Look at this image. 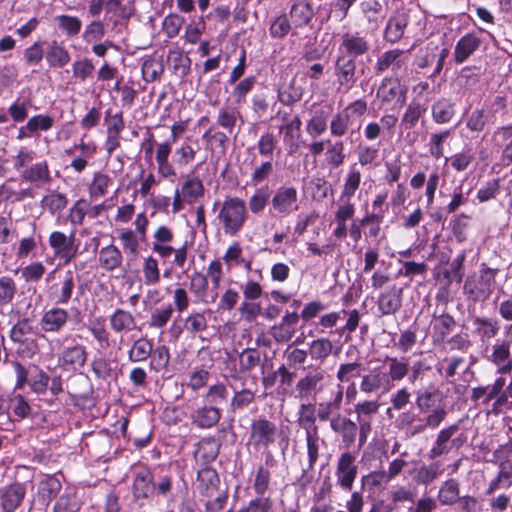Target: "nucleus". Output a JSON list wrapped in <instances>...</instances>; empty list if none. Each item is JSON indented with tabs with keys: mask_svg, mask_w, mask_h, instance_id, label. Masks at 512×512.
<instances>
[{
	"mask_svg": "<svg viewBox=\"0 0 512 512\" xmlns=\"http://www.w3.org/2000/svg\"><path fill=\"white\" fill-rule=\"evenodd\" d=\"M238 121L241 123L244 122L239 108L231 105H224L218 110L216 123L229 134L234 132Z\"/></svg>",
	"mask_w": 512,
	"mask_h": 512,
	"instance_id": "36",
	"label": "nucleus"
},
{
	"mask_svg": "<svg viewBox=\"0 0 512 512\" xmlns=\"http://www.w3.org/2000/svg\"><path fill=\"white\" fill-rule=\"evenodd\" d=\"M303 89L293 80L286 88H280L277 93L278 100L286 106H291L302 99Z\"/></svg>",
	"mask_w": 512,
	"mask_h": 512,
	"instance_id": "63",
	"label": "nucleus"
},
{
	"mask_svg": "<svg viewBox=\"0 0 512 512\" xmlns=\"http://www.w3.org/2000/svg\"><path fill=\"white\" fill-rule=\"evenodd\" d=\"M506 384L504 377H498L492 385L475 387L471 391V400L474 402L482 400L487 404L493 399H497Z\"/></svg>",
	"mask_w": 512,
	"mask_h": 512,
	"instance_id": "34",
	"label": "nucleus"
},
{
	"mask_svg": "<svg viewBox=\"0 0 512 512\" xmlns=\"http://www.w3.org/2000/svg\"><path fill=\"white\" fill-rule=\"evenodd\" d=\"M333 350V344L328 338H318L310 343L309 355L314 360L323 362Z\"/></svg>",
	"mask_w": 512,
	"mask_h": 512,
	"instance_id": "62",
	"label": "nucleus"
},
{
	"mask_svg": "<svg viewBox=\"0 0 512 512\" xmlns=\"http://www.w3.org/2000/svg\"><path fill=\"white\" fill-rule=\"evenodd\" d=\"M441 400V391L435 386H429L416 392L415 404L421 413L427 415L437 407H444L440 405Z\"/></svg>",
	"mask_w": 512,
	"mask_h": 512,
	"instance_id": "24",
	"label": "nucleus"
},
{
	"mask_svg": "<svg viewBox=\"0 0 512 512\" xmlns=\"http://www.w3.org/2000/svg\"><path fill=\"white\" fill-rule=\"evenodd\" d=\"M59 30L67 37L77 36L82 29V21L77 16L61 14L55 17Z\"/></svg>",
	"mask_w": 512,
	"mask_h": 512,
	"instance_id": "53",
	"label": "nucleus"
},
{
	"mask_svg": "<svg viewBox=\"0 0 512 512\" xmlns=\"http://www.w3.org/2000/svg\"><path fill=\"white\" fill-rule=\"evenodd\" d=\"M204 185L198 176H187L181 186L183 199L188 203H194L204 196Z\"/></svg>",
	"mask_w": 512,
	"mask_h": 512,
	"instance_id": "46",
	"label": "nucleus"
},
{
	"mask_svg": "<svg viewBox=\"0 0 512 512\" xmlns=\"http://www.w3.org/2000/svg\"><path fill=\"white\" fill-rule=\"evenodd\" d=\"M220 450V444L215 440L214 437L203 438L198 443L197 454L206 462L214 461Z\"/></svg>",
	"mask_w": 512,
	"mask_h": 512,
	"instance_id": "59",
	"label": "nucleus"
},
{
	"mask_svg": "<svg viewBox=\"0 0 512 512\" xmlns=\"http://www.w3.org/2000/svg\"><path fill=\"white\" fill-rule=\"evenodd\" d=\"M217 219L224 234L236 236L247 219L245 201L238 197H227L220 206Z\"/></svg>",
	"mask_w": 512,
	"mask_h": 512,
	"instance_id": "1",
	"label": "nucleus"
},
{
	"mask_svg": "<svg viewBox=\"0 0 512 512\" xmlns=\"http://www.w3.org/2000/svg\"><path fill=\"white\" fill-rule=\"evenodd\" d=\"M380 407L378 398L358 401L354 405L356 423L359 425V449L367 442L372 432L373 419L379 413Z\"/></svg>",
	"mask_w": 512,
	"mask_h": 512,
	"instance_id": "5",
	"label": "nucleus"
},
{
	"mask_svg": "<svg viewBox=\"0 0 512 512\" xmlns=\"http://www.w3.org/2000/svg\"><path fill=\"white\" fill-rule=\"evenodd\" d=\"M203 398L206 404L218 407L227 401L228 389L225 384L218 382L209 386Z\"/></svg>",
	"mask_w": 512,
	"mask_h": 512,
	"instance_id": "58",
	"label": "nucleus"
},
{
	"mask_svg": "<svg viewBox=\"0 0 512 512\" xmlns=\"http://www.w3.org/2000/svg\"><path fill=\"white\" fill-rule=\"evenodd\" d=\"M62 488L60 480L55 475H46L38 486V497L48 506Z\"/></svg>",
	"mask_w": 512,
	"mask_h": 512,
	"instance_id": "39",
	"label": "nucleus"
},
{
	"mask_svg": "<svg viewBox=\"0 0 512 512\" xmlns=\"http://www.w3.org/2000/svg\"><path fill=\"white\" fill-rule=\"evenodd\" d=\"M497 271L483 265L479 276L468 277L463 286V292L467 298L474 302L487 300L494 290Z\"/></svg>",
	"mask_w": 512,
	"mask_h": 512,
	"instance_id": "4",
	"label": "nucleus"
},
{
	"mask_svg": "<svg viewBox=\"0 0 512 512\" xmlns=\"http://www.w3.org/2000/svg\"><path fill=\"white\" fill-rule=\"evenodd\" d=\"M343 388L338 385L336 391L332 392V398L318 404L317 418L321 422L331 421L336 414L340 413L343 404Z\"/></svg>",
	"mask_w": 512,
	"mask_h": 512,
	"instance_id": "27",
	"label": "nucleus"
},
{
	"mask_svg": "<svg viewBox=\"0 0 512 512\" xmlns=\"http://www.w3.org/2000/svg\"><path fill=\"white\" fill-rule=\"evenodd\" d=\"M324 374L321 371L308 373L296 384V391L300 399L309 398L323 381Z\"/></svg>",
	"mask_w": 512,
	"mask_h": 512,
	"instance_id": "48",
	"label": "nucleus"
},
{
	"mask_svg": "<svg viewBox=\"0 0 512 512\" xmlns=\"http://www.w3.org/2000/svg\"><path fill=\"white\" fill-rule=\"evenodd\" d=\"M118 238L122 248L127 255L137 256L139 254L140 236L130 228H122L118 231Z\"/></svg>",
	"mask_w": 512,
	"mask_h": 512,
	"instance_id": "50",
	"label": "nucleus"
},
{
	"mask_svg": "<svg viewBox=\"0 0 512 512\" xmlns=\"http://www.w3.org/2000/svg\"><path fill=\"white\" fill-rule=\"evenodd\" d=\"M487 359L497 367V373L499 374H508L512 370L510 346L504 340H498L493 345L492 352Z\"/></svg>",
	"mask_w": 512,
	"mask_h": 512,
	"instance_id": "22",
	"label": "nucleus"
},
{
	"mask_svg": "<svg viewBox=\"0 0 512 512\" xmlns=\"http://www.w3.org/2000/svg\"><path fill=\"white\" fill-rule=\"evenodd\" d=\"M449 55V50L440 48L434 42H429L421 48L415 58V64L420 69L433 67V75H438L443 69L444 61Z\"/></svg>",
	"mask_w": 512,
	"mask_h": 512,
	"instance_id": "11",
	"label": "nucleus"
},
{
	"mask_svg": "<svg viewBox=\"0 0 512 512\" xmlns=\"http://www.w3.org/2000/svg\"><path fill=\"white\" fill-rule=\"evenodd\" d=\"M153 351V344L146 338H139L134 341L128 351V359L131 362H143L150 357Z\"/></svg>",
	"mask_w": 512,
	"mask_h": 512,
	"instance_id": "54",
	"label": "nucleus"
},
{
	"mask_svg": "<svg viewBox=\"0 0 512 512\" xmlns=\"http://www.w3.org/2000/svg\"><path fill=\"white\" fill-rule=\"evenodd\" d=\"M69 321L68 310L54 306L45 310L40 318V326L45 333H59Z\"/></svg>",
	"mask_w": 512,
	"mask_h": 512,
	"instance_id": "16",
	"label": "nucleus"
},
{
	"mask_svg": "<svg viewBox=\"0 0 512 512\" xmlns=\"http://www.w3.org/2000/svg\"><path fill=\"white\" fill-rule=\"evenodd\" d=\"M45 57L49 66L53 68H62L71 60L69 51L56 40L49 44Z\"/></svg>",
	"mask_w": 512,
	"mask_h": 512,
	"instance_id": "40",
	"label": "nucleus"
},
{
	"mask_svg": "<svg viewBox=\"0 0 512 512\" xmlns=\"http://www.w3.org/2000/svg\"><path fill=\"white\" fill-rule=\"evenodd\" d=\"M26 495L25 484L14 482L0 489V505L4 512H14Z\"/></svg>",
	"mask_w": 512,
	"mask_h": 512,
	"instance_id": "18",
	"label": "nucleus"
},
{
	"mask_svg": "<svg viewBox=\"0 0 512 512\" xmlns=\"http://www.w3.org/2000/svg\"><path fill=\"white\" fill-rule=\"evenodd\" d=\"M361 172L356 169H350L345 177L344 184L342 187L340 200H351L355 195V192L360 187L361 183Z\"/></svg>",
	"mask_w": 512,
	"mask_h": 512,
	"instance_id": "56",
	"label": "nucleus"
},
{
	"mask_svg": "<svg viewBox=\"0 0 512 512\" xmlns=\"http://www.w3.org/2000/svg\"><path fill=\"white\" fill-rule=\"evenodd\" d=\"M207 311H192L189 313L186 318L183 320L184 329L189 333L196 334L204 332L208 327V322L206 318Z\"/></svg>",
	"mask_w": 512,
	"mask_h": 512,
	"instance_id": "55",
	"label": "nucleus"
},
{
	"mask_svg": "<svg viewBox=\"0 0 512 512\" xmlns=\"http://www.w3.org/2000/svg\"><path fill=\"white\" fill-rule=\"evenodd\" d=\"M403 289L392 285L382 292L377 300V309L384 315H394L402 307Z\"/></svg>",
	"mask_w": 512,
	"mask_h": 512,
	"instance_id": "17",
	"label": "nucleus"
},
{
	"mask_svg": "<svg viewBox=\"0 0 512 512\" xmlns=\"http://www.w3.org/2000/svg\"><path fill=\"white\" fill-rule=\"evenodd\" d=\"M455 319L449 314L434 317L433 330L438 340H444L455 328Z\"/></svg>",
	"mask_w": 512,
	"mask_h": 512,
	"instance_id": "60",
	"label": "nucleus"
},
{
	"mask_svg": "<svg viewBox=\"0 0 512 512\" xmlns=\"http://www.w3.org/2000/svg\"><path fill=\"white\" fill-rule=\"evenodd\" d=\"M34 326L32 321L28 318H23L18 320L10 329V339L14 343L31 344L33 347H36L34 341L29 342V336L34 333Z\"/></svg>",
	"mask_w": 512,
	"mask_h": 512,
	"instance_id": "41",
	"label": "nucleus"
},
{
	"mask_svg": "<svg viewBox=\"0 0 512 512\" xmlns=\"http://www.w3.org/2000/svg\"><path fill=\"white\" fill-rule=\"evenodd\" d=\"M88 352L84 345L75 343L64 347L60 352L57 362L64 371H76L82 368L87 361Z\"/></svg>",
	"mask_w": 512,
	"mask_h": 512,
	"instance_id": "14",
	"label": "nucleus"
},
{
	"mask_svg": "<svg viewBox=\"0 0 512 512\" xmlns=\"http://www.w3.org/2000/svg\"><path fill=\"white\" fill-rule=\"evenodd\" d=\"M277 436V425L266 417H259L251 422L249 433V444L255 450L267 449L275 443Z\"/></svg>",
	"mask_w": 512,
	"mask_h": 512,
	"instance_id": "7",
	"label": "nucleus"
},
{
	"mask_svg": "<svg viewBox=\"0 0 512 512\" xmlns=\"http://www.w3.org/2000/svg\"><path fill=\"white\" fill-rule=\"evenodd\" d=\"M22 180L30 183L45 184L50 182V170L46 161L38 162L21 173Z\"/></svg>",
	"mask_w": 512,
	"mask_h": 512,
	"instance_id": "43",
	"label": "nucleus"
},
{
	"mask_svg": "<svg viewBox=\"0 0 512 512\" xmlns=\"http://www.w3.org/2000/svg\"><path fill=\"white\" fill-rule=\"evenodd\" d=\"M174 240L173 230L166 226L161 225L156 228L153 233L152 251L159 255L162 259H167L174 255V264L178 268H183L188 255V246L185 242L178 248L172 246Z\"/></svg>",
	"mask_w": 512,
	"mask_h": 512,
	"instance_id": "2",
	"label": "nucleus"
},
{
	"mask_svg": "<svg viewBox=\"0 0 512 512\" xmlns=\"http://www.w3.org/2000/svg\"><path fill=\"white\" fill-rule=\"evenodd\" d=\"M448 412L445 407H437L431 413L427 414L422 423L412 427L411 435L423 433L427 428L436 429L446 419Z\"/></svg>",
	"mask_w": 512,
	"mask_h": 512,
	"instance_id": "42",
	"label": "nucleus"
},
{
	"mask_svg": "<svg viewBox=\"0 0 512 512\" xmlns=\"http://www.w3.org/2000/svg\"><path fill=\"white\" fill-rule=\"evenodd\" d=\"M458 430V424H452L441 429L438 432L432 447L428 451V458L436 461L435 459L448 454L451 450L450 440Z\"/></svg>",
	"mask_w": 512,
	"mask_h": 512,
	"instance_id": "23",
	"label": "nucleus"
},
{
	"mask_svg": "<svg viewBox=\"0 0 512 512\" xmlns=\"http://www.w3.org/2000/svg\"><path fill=\"white\" fill-rule=\"evenodd\" d=\"M18 292L16 280L10 275L0 276V307L13 303Z\"/></svg>",
	"mask_w": 512,
	"mask_h": 512,
	"instance_id": "49",
	"label": "nucleus"
},
{
	"mask_svg": "<svg viewBox=\"0 0 512 512\" xmlns=\"http://www.w3.org/2000/svg\"><path fill=\"white\" fill-rule=\"evenodd\" d=\"M333 75L337 92L348 93L358 80L356 61L336 55Z\"/></svg>",
	"mask_w": 512,
	"mask_h": 512,
	"instance_id": "8",
	"label": "nucleus"
},
{
	"mask_svg": "<svg viewBox=\"0 0 512 512\" xmlns=\"http://www.w3.org/2000/svg\"><path fill=\"white\" fill-rule=\"evenodd\" d=\"M78 281H80V275L75 270H66L59 282L48 287V298L54 301L56 305L68 304L72 299Z\"/></svg>",
	"mask_w": 512,
	"mask_h": 512,
	"instance_id": "10",
	"label": "nucleus"
},
{
	"mask_svg": "<svg viewBox=\"0 0 512 512\" xmlns=\"http://www.w3.org/2000/svg\"><path fill=\"white\" fill-rule=\"evenodd\" d=\"M297 424L305 431L306 435L318 434V426L316 425L317 414L316 407L312 403H302L299 406Z\"/></svg>",
	"mask_w": 512,
	"mask_h": 512,
	"instance_id": "32",
	"label": "nucleus"
},
{
	"mask_svg": "<svg viewBox=\"0 0 512 512\" xmlns=\"http://www.w3.org/2000/svg\"><path fill=\"white\" fill-rule=\"evenodd\" d=\"M408 88L400 79L385 77L381 80L376 91V98L380 103V109L400 110L407 101Z\"/></svg>",
	"mask_w": 512,
	"mask_h": 512,
	"instance_id": "3",
	"label": "nucleus"
},
{
	"mask_svg": "<svg viewBox=\"0 0 512 512\" xmlns=\"http://www.w3.org/2000/svg\"><path fill=\"white\" fill-rule=\"evenodd\" d=\"M154 491L153 474L148 468L139 470L134 478L132 493L136 499H147Z\"/></svg>",
	"mask_w": 512,
	"mask_h": 512,
	"instance_id": "31",
	"label": "nucleus"
},
{
	"mask_svg": "<svg viewBox=\"0 0 512 512\" xmlns=\"http://www.w3.org/2000/svg\"><path fill=\"white\" fill-rule=\"evenodd\" d=\"M460 500V482L455 478L443 481L437 493V501L443 506H452Z\"/></svg>",
	"mask_w": 512,
	"mask_h": 512,
	"instance_id": "35",
	"label": "nucleus"
},
{
	"mask_svg": "<svg viewBox=\"0 0 512 512\" xmlns=\"http://www.w3.org/2000/svg\"><path fill=\"white\" fill-rule=\"evenodd\" d=\"M473 333L482 343L490 341L500 331V324L496 318L475 317L472 321Z\"/></svg>",
	"mask_w": 512,
	"mask_h": 512,
	"instance_id": "30",
	"label": "nucleus"
},
{
	"mask_svg": "<svg viewBox=\"0 0 512 512\" xmlns=\"http://www.w3.org/2000/svg\"><path fill=\"white\" fill-rule=\"evenodd\" d=\"M407 24L408 19L405 13L394 14L387 22L384 39L392 44L398 42L402 38Z\"/></svg>",
	"mask_w": 512,
	"mask_h": 512,
	"instance_id": "37",
	"label": "nucleus"
},
{
	"mask_svg": "<svg viewBox=\"0 0 512 512\" xmlns=\"http://www.w3.org/2000/svg\"><path fill=\"white\" fill-rule=\"evenodd\" d=\"M110 329L115 334H127L137 327V321L134 315L127 310L117 308L109 316Z\"/></svg>",
	"mask_w": 512,
	"mask_h": 512,
	"instance_id": "28",
	"label": "nucleus"
},
{
	"mask_svg": "<svg viewBox=\"0 0 512 512\" xmlns=\"http://www.w3.org/2000/svg\"><path fill=\"white\" fill-rule=\"evenodd\" d=\"M480 45L481 39L476 34L467 33L462 36L455 45L453 53L455 62L457 64L465 62L476 50H478Z\"/></svg>",
	"mask_w": 512,
	"mask_h": 512,
	"instance_id": "29",
	"label": "nucleus"
},
{
	"mask_svg": "<svg viewBox=\"0 0 512 512\" xmlns=\"http://www.w3.org/2000/svg\"><path fill=\"white\" fill-rule=\"evenodd\" d=\"M291 22L295 29L305 27L311 23L315 11L309 0H296L289 11Z\"/></svg>",
	"mask_w": 512,
	"mask_h": 512,
	"instance_id": "25",
	"label": "nucleus"
},
{
	"mask_svg": "<svg viewBox=\"0 0 512 512\" xmlns=\"http://www.w3.org/2000/svg\"><path fill=\"white\" fill-rule=\"evenodd\" d=\"M220 479L217 471L204 467L197 473L196 489L201 496L212 497L219 489Z\"/></svg>",
	"mask_w": 512,
	"mask_h": 512,
	"instance_id": "21",
	"label": "nucleus"
},
{
	"mask_svg": "<svg viewBox=\"0 0 512 512\" xmlns=\"http://www.w3.org/2000/svg\"><path fill=\"white\" fill-rule=\"evenodd\" d=\"M255 401V392L251 389L244 388L234 391L230 401V409L233 412L246 409L250 404Z\"/></svg>",
	"mask_w": 512,
	"mask_h": 512,
	"instance_id": "64",
	"label": "nucleus"
},
{
	"mask_svg": "<svg viewBox=\"0 0 512 512\" xmlns=\"http://www.w3.org/2000/svg\"><path fill=\"white\" fill-rule=\"evenodd\" d=\"M299 209L298 191L293 186H280L271 200L270 211L275 216L287 217Z\"/></svg>",
	"mask_w": 512,
	"mask_h": 512,
	"instance_id": "9",
	"label": "nucleus"
},
{
	"mask_svg": "<svg viewBox=\"0 0 512 512\" xmlns=\"http://www.w3.org/2000/svg\"><path fill=\"white\" fill-rule=\"evenodd\" d=\"M123 255L113 244L102 247L99 253L100 266L107 271H114L122 265Z\"/></svg>",
	"mask_w": 512,
	"mask_h": 512,
	"instance_id": "44",
	"label": "nucleus"
},
{
	"mask_svg": "<svg viewBox=\"0 0 512 512\" xmlns=\"http://www.w3.org/2000/svg\"><path fill=\"white\" fill-rule=\"evenodd\" d=\"M359 389L366 395H384L392 390L390 382H388L386 377V372L377 368L361 376Z\"/></svg>",
	"mask_w": 512,
	"mask_h": 512,
	"instance_id": "15",
	"label": "nucleus"
},
{
	"mask_svg": "<svg viewBox=\"0 0 512 512\" xmlns=\"http://www.w3.org/2000/svg\"><path fill=\"white\" fill-rule=\"evenodd\" d=\"M299 321V315L297 312H288L283 316L279 324L274 325L271 328V335L274 340L278 343L289 341L296 332V325Z\"/></svg>",
	"mask_w": 512,
	"mask_h": 512,
	"instance_id": "26",
	"label": "nucleus"
},
{
	"mask_svg": "<svg viewBox=\"0 0 512 512\" xmlns=\"http://www.w3.org/2000/svg\"><path fill=\"white\" fill-rule=\"evenodd\" d=\"M452 129L443 130L440 132L432 133L429 140V153L435 158L439 159L444 155V143L451 136Z\"/></svg>",
	"mask_w": 512,
	"mask_h": 512,
	"instance_id": "61",
	"label": "nucleus"
},
{
	"mask_svg": "<svg viewBox=\"0 0 512 512\" xmlns=\"http://www.w3.org/2000/svg\"><path fill=\"white\" fill-rule=\"evenodd\" d=\"M328 124V112L324 109L315 110L312 117L308 120L306 131L311 137L322 135Z\"/></svg>",
	"mask_w": 512,
	"mask_h": 512,
	"instance_id": "52",
	"label": "nucleus"
},
{
	"mask_svg": "<svg viewBox=\"0 0 512 512\" xmlns=\"http://www.w3.org/2000/svg\"><path fill=\"white\" fill-rule=\"evenodd\" d=\"M351 125V115L342 110L333 115L330 121V133L334 137L344 136Z\"/></svg>",
	"mask_w": 512,
	"mask_h": 512,
	"instance_id": "57",
	"label": "nucleus"
},
{
	"mask_svg": "<svg viewBox=\"0 0 512 512\" xmlns=\"http://www.w3.org/2000/svg\"><path fill=\"white\" fill-rule=\"evenodd\" d=\"M355 461L356 456L349 451L343 452L337 460L335 471L337 483L346 491L352 489L353 483L357 477L358 469Z\"/></svg>",
	"mask_w": 512,
	"mask_h": 512,
	"instance_id": "12",
	"label": "nucleus"
},
{
	"mask_svg": "<svg viewBox=\"0 0 512 512\" xmlns=\"http://www.w3.org/2000/svg\"><path fill=\"white\" fill-rule=\"evenodd\" d=\"M386 362L388 365V372L386 377L390 382L391 388L395 386V382L403 380L409 373V364L404 358L398 359L396 357H387Z\"/></svg>",
	"mask_w": 512,
	"mask_h": 512,
	"instance_id": "45",
	"label": "nucleus"
},
{
	"mask_svg": "<svg viewBox=\"0 0 512 512\" xmlns=\"http://www.w3.org/2000/svg\"><path fill=\"white\" fill-rule=\"evenodd\" d=\"M75 234L67 236L63 232L53 231L48 239L55 257L63 260L65 264L69 263L78 253V246L74 244Z\"/></svg>",
	"mask_w": 512,
	"mask_h": 512,
	"instance_id": "13",
	"label": "nucleus"
},
{
	"mask_svg": "<svg viewBox=\"0 0 512 512\" xmlns=\"http://www.w3.org/2000/svg\"><path fill=\"white\" fill-rule=\"evenodd\" d=\"M444 470V466L440 461H432L429 464H420L410 473L416 484L428 486L436 481L444 473Z\"/></svg>",
	"mask_w": 512,
	"mask_h": 512,
	"instance_id": "20",
	"label": "nucleus"
},
{
	"mask_svg": "<svg viewBox=\"0 0 512 512\" xmlns=\"http://www.w3.org/2000/svg\"><path fill=\"white\" fill-rule=\"evenodd\" d=\"M370 48V41L363 32L347 31L340 35L337 55L356 61L357 58L367 54Z\"/></svg>",
	"mask_w": 512,
	"mask_h": 512,
	"instance_id": "6",
	"label": "nucleus"
},
{
	"mask_svg": "<svg viewBox=\"0 0 512 512\" xmlns=\"http://www.w3.org/2000/svg\"><path fill=\"white\" fill-rule=\"evenodd\" d=\"M403 50L392 49L382 53L376 61L375 72L376 74H382L383 72L391 69L393 72H397L404 65L402 56Z\"/></svg>",
	"mask_w": 512,
	"mask_h": 512,
	"instance_id": "33",
	"label": "nucleus"
},
{
	"mask_svg": "<svg viewBox=\"0 0 512 512\" xmlns=\"http://www.w3.org/2000/svg\"><path fill=\"white\" fill-rule=\"evenodd\" d=\"M455 103L448 98H440L431 106L432 119L437 124H447L455 116Z\"/></svg>",
	"mask_w": 512,
	"mask_h": 512,
	"instance_id": "38",
	"label": "nucleus"
},
{
	"mask_svg": "<svg viewBox=\"0 0 512 512\" xmlns=\"http://www.w3.org/2000/svg\"><path fill=\"white\" fill-rule=\"evenodd\" d=\"M426 110L427 108L424 104L415 100L411 101L402 115L401 126L405 130L413 129L417 125L419 119L424 116Z\"/></svg>",
	"mask_w": 512,
	"mask_h": 512,
	"instance_id": "47",
	"label": "nucleus"
},
{
	"mask_svg": "<svg viewBox=\"0 0 512 512\" xmlns=\"http://www.w3.org/2000/svg\"><path fill=\"white\" fill-rule=\"evenodd\" d=\"M278 144L277 136L272 131H266L260 135L256 143V148L261 157L272 160L273 154L278 148Z\"/></svg>",
	"mask_w": 512,
	"mask_h": 512,
	"instance_id": "51",
	"label": "nucleus"
},
{
	"mask_svg": "<svg viewBox=\"0 0 512 512\" xmlns=\"http://www.w3.org/2000/svg\"><path fill=\"white\" fill-rule=\"evenodd\" d=\"M221 416L220 408L205 403L191 413L190 419L197 428L210 429L220 421Z\"/></svg>",
	"mask_w": 512,
	"mask_h": 512,
	"instance_id": "19",
	"label": "nucleus"
}]
</instances>
